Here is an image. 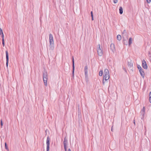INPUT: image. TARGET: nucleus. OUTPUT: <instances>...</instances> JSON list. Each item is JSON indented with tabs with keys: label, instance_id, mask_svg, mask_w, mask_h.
Returning <instances> with one entry per match:
<instances>
[{
	"label": "nucleus",
	"instance_id": "aec40b11",
	"mask_svg": "<svg viewBox=\"0 0 151 151\" xmlns=\"http://www.w3.org/2000/svg\"><path fill=\"white\" fill-rule=\"evenodd\" d=\"M5 148L6 149L8 150L9 149H8V147L7 146V144H6V142L5 143Z\"/></svg>",
	"mask_w": 151,
	"mask_h": 151
},
{
	"label": "nucleus",
	"instance_id": "f3484780",
	"mask_svg": "<svg viewBox=\"0 0 151 151\" xmlns=\"http://www.w3.org/2000/svg\"><path fill=\"white\" fill-rule=\"evenodd\" d=\"M116 38L119 41L121 40L122 39L121 36L119 35H117Z\"/></svg>",
	"mask_w": 151,
	"mask_h": 151
},
{
	"label": "nucleus",
	"instance_id": "9d476101",
	"mask_svg": "<svg viewBox=\"0 0 151 151\" xmlns=\"http://www.w3.org/2000/svg\"><path fill=\"white\" fill-rule=\"evenodd\" d=\"M111 49L112 52H114L115 50L114 44L111 43L110 45Z\"/></svg>",
	"mask_w": 151,
	"mask_h": 151
},
{
	"label": "nucleus",
	"instance_id": "a211bd4d",
	"mask_svg": "<svg viewBox=\"0 0 151 151\" xmlns=\"http://www.w3.org/2000/svg\"><path fill=\"white\" fill-rule=\"evenodd\" d=\"M128 65L130 67H131L133 65V63L131 61H130V62H128Z\"/></svg>",
	"mask_w": 151,
	"mask_h": 151
},
{
	"label": "nucleus",
	"instance_id": "423d86ee",
	"mask_svg": "<svg viewBox=\"0 0 151 151\" xmlns=\"http://www.w3.org/2000/svg\"><path fill=\"white\" fill-rule=\"evenodd\" d=\"M142 66L145 69H147V66L146 61L145 60H143L142 61Z\"/></svg>",
	"mask_w": 151,
	"mask_h": 151
},
{
	"label": "nucleus",
	"instance_id": "7c9ffc66",
	"mask_svg": "<svg viewBox=\"0 0 151 151\" xmlns=\"http://www.w3.org/2000/svg\"><path fill=\"white\" fill-rule=\"evenodd\" d=\"M103 84L104 85H105V81H104V80H103Z\"/></svg>",
	"mask_w": 151,
	"mask_h": 151
},
{
	"label": "nucleus",
	"instance_id": "f03ea898",
	"mask_svg": "<svg viewBox=\"0 0 151 151\" xmlns=\"http://www.w3.org/2000/svg\"><path fill=\"white\" fill-rule=\"evenodd\" d=\"M109 78V72L107 69L104 70V73L103 79L105 81L107 80Z\"/></svg>",
	"mask_w": 151,
	"mask_h": 151
},
{
	"label": "nucleus",
	"instance_id": "9b49d317",
	"mask_svg": "<svg viewBox=\"0 0 151 151\" xmlns=\"http://www.w3.org/2000/svg\"><path fill=\"white\" fill-rule=\"evenodd\" d=\"M43 79L45 85L46 86L47 85V78H43Z\"/></svg>",
	"mask_w": 151,
	"mask_h": 151
},
{
	"label": "nucleus",
	"instance_id": "4468645a",
	"mask_svg": "<svg viewBox=\"0 0 151 151\" xmlns=\"http://www.w3.org/2000/svg\"><path fill=\"white\" fill-rule=\"evenodd\" d=\"M145 108L144 107H143V109L140 111V113L143 116L145 114Z\"/></svg>",
	"mask_w": 151,
	"mask_h": 151
},
{
	"label": "nucleus",
	"instance_id": "e433bc0d",
	"mask_svg": "<svg viewBox=\"0 0 151 151\" xmlns=\"http://www.w3.org/2000/svg\"><path fill=\"white\" fill-rule=\"evenodd\" d=\"M124 44L125 45V42H124Z\"/></svg>",
	"mask_w": 151,
	"mask_h": 151
},
{
	"label": "nucleus",
	"instance_id": "b1692460",
	"mask_svg": "<svg viewBox=\"0 0 151 151\" xmlns=\"http://www.w3.org/2000/svg\"><path fill=\"white\" fill-rule=\"evenodd\" d=\"M123 35H127V33L126 32V30H124L123 33H122Z\"/></svg>",
	"mask_w": 151,
	"mask_h": 151
},
{
	"label": "nucleus",
	"instance_id": "7ed1b4c3",
	"mask_svg": "<svg viewBox=\"0 0 151 151\" xmlns=\"http://www.w3.org/2000/svg\"><path fill=\"white\" fill-rule=\"evenodd\" d=\"M99 47L97 49V52L98 55L99 56H101L103 55V51L102 47H100L99 44Z\"/></svg>",
	"mask_w": 151,
	"mask_h": 151
},
{
	"label": "nucleus",
	"instance_id": "5701e85b",
	"mask_svg": "<svg viewBox=\"0 0 151 151\" xmlns=\"http://www.w3.org/2000/svg\"><path fill=\"white\" fill-rule=\"evenodd\" d=\"M2 34H3L2 30L1 28H0V35H1Z\"/></svg>",
	"mask_w": 151,
	"mask_h": 151
},
{
	"label": "nucleus",
	"instance_id": "6ab92c4d",
	"mask_svg": "<svg viewBox=\"0 0 151 151\" xmlns=\"http://www.w3.org/2000/svg\"><path fill=\"white\" fill-rule=\"evenodd\" d=\"M103 75V71L102 70H101L100 71L99 73V75L100 76H102Z\"/></svg>",
	"mask_w": 151,
	"mask_h": 151
},
{
	"label": "nucleus",
	"instance_id": "393cba45",
	"mask_svg": "<svg viewBox=\"0 0 151 151\" xmlns=\"http://www.w3.org/2000/svg\"><path fill=\"white\" fill-rule=\"evenodd\" d=\"M64 147L65 151H67V147H66V145H64Z\"/></svg>",
	"mask_w": 151,
	"mask_h": 151
},
{
	"label": "nucleus",
	"instance_id": "f704fd0d",
	"mask_svg": "<svg viewBox=\"0 0 151 151\" xmlns=\"http://www.w3.org/2000/svg\"><path fill=\"white\" fill-rule=\"evenodd\" d=\"M68 151H71V150L69 148L68 149Z\"/></svg>",
	"mask_w": 151,
	"mask_h": 151
},
{
	"label": "nucleus",
	"instance_id": "c756f323",
	"mask_svg": "<svg viewBox=\"0 0 151 151\" xmlns=\"http://www.w3.org/2000/svg\"><path fill=\"white\" fill-rule=\"evenodd\" d=\"M2 35V40H4V34L1 35Z\"/></svg>",
	"mask_w": 151,
	"mask_h": 151
},
{
	"label": "nucleus",
	"instance_id": "412c9836",
	"mask_svg": "<svg viewBox=\"0 0 151 151\" xmlns=\"http://www.w3.org/2000/svg\"><path fill=\"white\" fill-rule=\"evenodd\" d=\"M137 67L138 68L139 70V71L140 70H141V69H142L141 66H140L139 65H138L137 66Z\"/></svg>",
	"mask_w": 151,
	"mask_h": 151
},
{
	"label": "nucleus",
	"instance_id": "cd10ccee",
	"mask_svg": "<svg viewBox=\"0 0 151 151\" xmlns=\"http://www.w3.org/2000/svg\"><path fill=\"white\" fill-rule=\"evenodd\" d=\"M147 2V3H150L151 2V0H146Z\"/></svg>",
	"mask_w": 151,
	"mask_h": 151
},
{
	"label": "nucleus",
	"instance_id": "6e6552de",
	"mask_svg": "<svg viewBox=\"0 0 151 151\" xmlns=\"http://www.w3.org/2000/svg\"><path fill=\"white\" fill-rule=\"evenodd\" d=\"M88 66L87 65H86L84 68L85 75L86 78L88 77Z\"/></svg>",
	"mask_w": 151,
	"mask_h": 151
},
{
	"label": "nucleus",
	"instance_id": "473e14b6",
	"mask_svg": "<svg viewBox=\"0 0 151 151\" xmlns=\"http://www.w3.org/2000/svg\"><path fill=\"white\" fill-rule=\"evenodd\" d=\"M91 17H92V20H93V16H91Z\"/></svg>",
	"mask_w": 151,
	"mask_h": 151
},
{
	"label": "nucleus",
	"instance_id": "f8f14e48",
	"mask_svg": "<svg viewBox=\"0 0 151 151\" xmlns=\"http://www.w3.org/2000/svg\"><path fill=\"white\" fill-rule=\"evenodd\" d=\"M139 72L140 73V75L141 76L143 77L144 78L145 76V73L144 72L142 69H141V70H140L139 71Z\"/></svg>",
	"mask_w": 151,
	"mask_h": 151
},
{
	"label": "nucleus",
	"instance_id": "0eeeda50",
	"mask_svg": "<svg viewBox=\"0 0 151 151\" xmlns=\"http://www.w3.org/2000/svg\"><path fill=\"white\" fill-rule=\"evenodd\" d=\"M72 68H73V71H72V75L73 77L74 76V72L75 70V66H74V61L73 57L72 59Z\"/></svg>",
	"mask_w": 151,
	"mask_h": 151
},
{
	"label": "nucleus",
	"instance_id": "c85d7f7f",
	"mask_svg": "<svg viewBox=\"0 0 151 151\" xmlns=\"http://www.w3.org/2000/svg\"><path fill=\"white\" fill-rule=\"evenodd\" d=\"M1 128H2V126H3V124L2 123V120H1Z\"/></svg>",
	"mask_w": 151,
	"mask_h": 151
},
{
	"label": "nucleus",
	"instance_id": "39448f33",
	"mask_svg": "<svg viewBox=\"0 0 151 151\" xmlns=\"http://www.w3.org/2000/svg\"><path fill=\"white\" fill-rule=\"evenodd\" d=\"M6 67H7L8 66V61L9 60V53L7 50L6 51Z\"/></svg>",
	"mask_w": 151,
	"mask_h": 151
},
{
	"label": "nucleus",
	"instance_id": "a878e982",
	"mask_svg": "<svg viewBox=\"0 0 151 151\" xmlns=\"http://www.w3.org/2000/svg\"><path fill=\"white\" fill-rule=\"evenodd\" d=\"M2 44L4 47V40H2Z\"/></svg>",
	"mask_w": 151,
	"mask_h": 151
},
{
	"label": "nucleus",
	"instance_id": "f257e3e1",
	"mask_svg": "<svg viewBox=\"0 0 151 151\" xmlns=\"http://www.w3.org/2000/svg\"><path fill=\"white\" fill-rule=\"evenodd\" d=\"M49 42L50 45L49 47L50 50H53L54 48L53 38L52 35L50 34L49 35Z\"/></svg>",
	"mask_w": 151,
	"mask_h": 151
},
{
	"label": "nucleus",
	"instance_id": "dca6fc26",
	"mask_svg": "<svg viewBox=\"0 0 151 151\" xmlns=\"http://www.w3.org/2000/svg\"><path fill=\"white\" fill-rule=\"evenodd\" d=\"M119 13L120 14H122L123 12V9H122V8L121 6H120L119 7Z\"/></svg>",
	"mask_w": 151,
	"mask_h": 151
},
{
	"label": "nucleus",
	"instance_id": "2eb2a0df",
	"mask_svg": "<svg viewBox=\"0 0 151 151\" xmlns=\"http://www.w3.org/2000/svg\"><path fill=\"white\" fill-rule=\"evenodd\" d=\"M132 39L131 37H130L129 38L128 42L129 45V46L132 43Z\"/></svg>",
	"mask_w": 151,
	"mask_h": 151
},
{
	"label": "nucleus",
	"instance_id": "4be33fe9",
	"mask_svg": "<svg viewBox=\"0 0 151 151\" xmlns=\"http://www.w3.org/2000/svg\"><path fill=\"white\" fill-rule=\"evenodd\" d=\"M149 96H150V98H149L150 102V103H151V91L150 92V93Z\"/></svg>",
	"mask_w": 151,
	"mask_h": 151
},
{
	"label": "nucleus",
	"instance_id": "ddd939ff",
	"mask_svg": "<svg viewBox=\"0 0 151 151\" xmlns=\"http://www.w3.org/2000/svg\"><path fill=\"white\" fill-rule=\"evenodd\" d=\"M68 143V140L66 137H65L63 141V145H65Z\"/></svg>",
	"mask_w": 151,
	"mask_h": 151
},
{
	"label": "nucleus",
	"instance_id": "c9c22d12",
	"mask_svg": "<svg viewBox=\"0 0 151 151\" xmlns=\"http://www.w3.org/2000/svg\"><path fill=\"white\" fill-rule=\"evenodd\" d=\"M134 124H135V122H134Z\"/></svg>",
	"mask_w": 151,
	"mask_h": 151
},
{
	"label": "nucleus",
	"instance_id": "72a5a7b5",
	"mask_svg": "<svg viewBox=\"0 0 151 151\" xmlns=\"http://www.w3.org/2000/svg\"><path fill=\"white\" fill-rule=\"evenodd\" d=\"M113 126H112L111 127V130L112 132L113 131Z\"/></svg>",
	"mask_w": 151,
	"mask_h": 151
},
{
	"label": "nucleus",
	"instance_id": "1a4fd4ad",
	"mask_svg": "<svg viewBox=\"0 0 151 151\" xmlns=\"http://www.w3.org/2000/svg\"><path fill=\"white\" fill-rule=\"evenodd\" d=\"M43 78H47V73L45 70H44L43 71Z\"/></svg>",
	"mask_w": 151,
	"mask_h": 151
},
{
	"label": "nucleus",
	"instance_id": "bb28decb",
	"mask_svg": "<svg viewBox=\"0 0 151 151\" xmlns=\"http://www.w3.org/2000/svg\"><path fill=\"white\" fill-rule=\"evenodd\" d=\"M113 2L114 4H116L118 2V0H113Z\"/></svg>",
	"mask_w": 151,
	"mask_h": 151
},
{
	"label": "nucleus",
	"instance_id": "2f4dec72",
	"mask_svg": "<svg viewBox=\"0 0 151 151\" xmlns=\"http://www.w3.org/2000/svg\"><path fill=\"white\" fill-rule=\"evenodd\" d=\"M91 16H93L92 11H91Z\"/></svg>",
	"mask_w": 151,
	"mask_h": 151
},
{
	"label": "nucleus",
	"instance_id": "20e7f679",
	"mask_svg": "<svg viewBox=\"0 0 151 151\" xmlns=\"http://www.w3.org/2000/svg\"><path fill=\"white\" fill-rule=\"evenodd\" d=\"M50 139L49 137L47 138L46 141L47 144V151H49V147H50Z\"/></svg>",
	"mask_w": 151,
	"mask_h": 151
}]
</instances>
